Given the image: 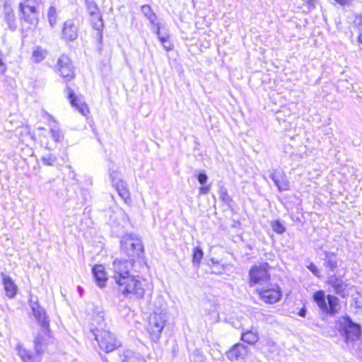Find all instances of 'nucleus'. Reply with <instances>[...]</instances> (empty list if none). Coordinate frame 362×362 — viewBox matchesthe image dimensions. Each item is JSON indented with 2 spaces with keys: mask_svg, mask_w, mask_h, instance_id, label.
<instances>
[{
  "mask_svg": "<svg viewBox=\"0 0 362 362\" xmlns=\"http://www.w3.org/2000/svg\"><path fill=\"white\" fill-rule=\"evenodd\" d=\"M166 321L167 316L165 313L163 312H155L149 316L147 332L153 342L159 341Z\"/></svg>",
  "mask_w": 362,
  "mask_h": 362,
  "instance_id": "nucleus-6",
  "label": "nucleus"
},
{
  "mask_svg": "<svg viewBox=\"0 0 362 362\" xmlns=\"http://www.w3.org/2000/svg\"><path fill=\"white\" fill-rule=\"evenodd\" d=\"M37 4V0H24L19 4V9L27 8L29 9L30 6L36 8Z\"/></svg>",
  "mask_w": 362,
  "mask_h": 362,
  "instance_id": "nucleus-32",
  "label": "nucleus"
},
{
  "mask_svg": "<svg viewBox=\"0 0 362 362\" xmlns=\"http://www.w3.org/2000/svg\"><path fill=\"white\" fill-rule=\"evenodd\" d=\"M56 66L60 76L66 81H70L74 77V66L69 56L61 55L57 60Z\"/></svg>",
  "mask_w": 362,
  "mask_h": 362,
  "instance_id": "nucleus-12",
  "label": "nucleus"
},
{
  "mask_svg": "<svg viewBox=\"0 0 362 362\" xmlns=\"http://www.w3.org/2000/svg\"><path fill=\"white\" fill-rule=\"evenodd\" d=\"M203 255L204 253L201 247H196L194 248L192 252V263L194 266L199 267Z\"/></svg>",
  "mask_w": 362,
  "mask_h": 362,
  "instance_id": "nucleus-29",
  "label": "nucleus"
},
{
  "mask_svg": "<svg viewBox=\"0 0 362 362\" xmlns=\"http://www.w3.org/2000/svg\"><path fill=\"white\" fill-rule=\"evenodd\" d=\"M90 330L100 348L105 352H111L119 346V341L110 331L98 327L91 328Z\"/></svg>",
  "mask_w": 362,
  "mask_h": 362,
  "instance_id": "nucleus-5",
  "label": "nucleus"
},
{
  "mask_svg": "<svg viewBox=\"0 0 362 362\" xmlns=\"http://www.w3.org/2000/svg\"><path fill=\"white\" fill-rule=\"evenodd\" d=\"M358 41L360 43L362 44V34H361L359 36H358Z\"/></svg>",
  "mask_w": 362,
  "mask_h": 362,
  "instance_id": "nucleus-47",
  "label": "nucleus"
},
{
  "mask_svg": "<svg viewBox=\"0 0 362 362\" xmlns=\"http://www.w3.org/2000/svg\"><path fill=\"white\" fill-rule=\"evenodd\" d=\"M93 322H96V324L99 326V329H102V325L104 321V313L103 312L100 311L98 312L96 315L94 316Z\"/></svg>",
  "mask_w": 362,
  "mask_h": 362,
  "instance_id": "nucleus-36",
  "label": "nucleus"
},
{
  "mask_svg": "<svg viewBox=\"0 0 362 362\" xmlns=\"http://www.w3.org/2000/svg\"><path fill=\"white\" fill-rule=\"evenodd\" d=\"M118 192L119 195L124 199V201L127 203L128 201L130 200L129 192L127 188V185L125 182L122 181H118L116 185H114Z\"/></svg>",
  "mask_w": 362,
  "mask_h": 362,
  "instance_id": "nucleus-25",
  "label": "nucleus"
},
{
  "mask_svg": "<svg viewBox=\"0 0 362 362\" xmlns=\"http://www.w3.org/2000/svg\"><path fill=\"white\" fill-rule=\"evenodd\" d=\"M134 264V259H115L112 262V278L118 287V291L124 296L132 294L138 299L144 298L147 281L139 276L130 274Z\"/></svg>",
  "mask_w": 362,
  "mask_h": 362,
  "instance_id": "nucleus-1",
  "label": "nucleus"
},
{
  "mask_svg": "<svg viewBox=\"0 0 362 362\" xmlns=\"http://www.w3.org/2000/svg\"><path fill=\"white\" fill-rule=\"evenodd\" d=\"M70 173L71 174V177H72V178H74V177H75V173H74V171H72V170H71Z\"/></svg>",
  "mask_w": 362,
  "mask_h": 362,
  "instance_id": "nucleus-48",
  "label": "nucleus"
},
{
  "mask_svg": "<svg viewBox=\"0 0 362 362\" xmlns=\"http://www.w3.org/2000/svg\"><path fill=\"white\" fill-rule=\"evenodd\" d=\"M51 117V119L53 120V122H54V123H55V122H55V120H54L52 117Z\"/></svg>",
  "mask_w": 362,
  "mask_h": 362,
  "instance_id": "nucleus-51",
  "label": "nucleus"
},
{
  "mask_svg": "<svg viewBox=\"0 0 362 362\" xmlns=\"http://www.w3.org/2000/svg\"><path fill=\"white\" fill-rule=\"evenodd\" d=\"M313 300L323 314L333 317L339 310L338 297L330 294L326 296L324 291L320 290L314 293Z\"/></svg>",
  "mask_w": 362,
  "mask_h": 362,
  "instance_id": "nucleus-2",
  "label": "nucleus"
},
{
  "mask_svg": "<svg viewBox=\"0 0 362 362\" xmlns=\"http://www.w3.org/2000/svg\"><path fill=\"white\" fill-rule=\"evenodd\" d=\"M269 268L270 267L267 262L252 267L249 272L250 286H254L256 284L267 283L270 279Z\"/></svg>",
  "mask_w": 362,
  "mask_h": 362,
  "instance_id": "nucleus-9",
  "label": "nucleus"
},
{
  "mask_svg": "<svg viewBox=\"0 0 362 362\" xmlns=\"http://www.w3.org/2000/svg\"><path fill=\"white\" fill-rule=\"evenodd\" d=\"M67 94V98L72 107H75L83 115H86L89 113V108L87 104L81 98L77 97L74 91L69 87H66L65 90Z\"/></svg>",
  "mask_w": 362,
  "mask_h": 362,
  "instance_id": "nucleus-14",
  "label": "nucleus"
},
{
  "mask_svg": "<svg viewBox=\"0 0 362 362\" xmlns=\"http://www.w3.org/2000/svg\"><path fill=\"white\" fill-rule=\"evenodd\" d=\"M78 291L81 293V291H82L81 287L78 286Z\"/></svg>",
  "mask_w": 362,
  "mask_h": 362,
  "instance_id": "nucleus-50",
  "label": "nucleus"
},
{
  "mask_svg": "<svg viewBox=\"0 0 362 362\" xmlns=\"http://www.w3.org/2000/svg\"><path fill=\"white\" fill-rule=\"evenodd\" d=\"M21 13V20L30 25V28H35L38 24V11L37 8L30 6L29 9H19Z\"/></svg>",
  "mask_w": 362,
  "mask_h": 362,
  "instance_id": "nucleus-16",
  "label": "nucleus"
},
{
  "mask_svg": "<svg viewBox=\"0 0 362 362\" xmlns=\"http://www.w3.org/2000/svg\"><path fill=\"white\" fill-rule=\"evenodd\" d=\"M141 13L149 21L151 24H155L157 20L156 13L152 11L148 5H144L141 8Z\"/></svg>",
  "mask_w": 362,
  "mask_h": 362,
  "instance_id": "nucleus-27",
  "label": "nucleus"
},
{
  "mask_svg": "<svg viewBox=\"0 0 362 362\" xmlns=\"http://www.w3.org/2000/svg\"><path fill=\"white\" fill-rule=\"evenodd\" d=\"M275 185L279 192L288 191L290 189V182L286 173L283 170H274L270 175Z\"/></svg>",
  "mask_w": 362,
  "mask_h": 362,
  "instance_id": "nucleus-15",
  "label": "nucleus"
},
{
  "mask_svg": "<svg viewBox=\"0 0 362 362\" xmlns=\"http://www.w3.org/2000/svg\"><path fill=\"white\" fill-rule=\"evenodd\" d=\"M272 228L274 232L279 234H282L286 230L285 226L279 221L272 222Z\"/></svg>",
  "mask_w": 362,
  "mask_h": 362,
  "instance_id": "nucleus-33",
  "label": "nucleus"
},
{
  "mask_svg": "<svg viewBox=\"0 0 362 362\" xmlns=\"http://www.w3.org/2000/svg\"><path fill=\"white\" fill-rule=\"evenodd\" d=\"M47 50L39 46L34 47L32 58L35 63L41 62L47 56Z\"/></svg>",
  "mask_w": 362,
  "mask_h": 362,
  "instance_id": "nucleus-26",
  "label": "nucleus"
},
{
  "mask_svg": "<svg viewBox=\"0 0 362 362\" xmlns=\"http://www.w3.org/2000/svg\"><path fill=\"white\" fill-rule=\"evenodd\" d=\"M4 19L8 24L9 29L15 30L16 28V17L10 3L6 1L4 4Z\"/></svg>",
  "mask_w": 362,
  "mask_h": 362,
  "instance_id": "nucleus-21",
  "label": "nucleus"
},
{
  "mask_svg": "<svg viewBox=\"0 0 362 362\" xmlns=\"http://www.w3.org/2000/svg\"><path fill=\"white\" fill-rule=\"evenodd\" d=\"M50 134L55 142H62L64 139V134L57 124L50 127Z\"/></svg>",
  "mask_w": 362,
  "mask_h": 362,
  "instance_id": "nucleus-28",
  "label": "nucleus"
},
{
  "mask_svg": "<svg viewBox=\"0 0 362 362\" xmlns=\"http://www.w3.org/2000/svg\"><path fill=\"white\" fill-rule=\"evenodd\" d=\"M341 334L345 338L346 343L357 340L361 335V327L354 323L349 317H344L340 322Z\"/></svg>",
  "mask_w": 362,
  "mask_h": 362,
  "instance_id": "nucleus-10",
  "label": "nucleus"
},
{
  "mask_svg": "<svg viewBox=\"0 0 362 362\" xmlns=\"http://www.w3.org/2000/svg\"><path fill=\"white\" fill-rule=\"evenodd\" d=\"M241 339L249 344H254L259 340V335L257 330H247L241 334Z\"/></svg>",
  "mask_w": 362,
  "mask_h": 362,
  "instance_id": "nucleus-23",
  "label": "nucleus"
},
{
  "mask_svg": "<svg viewBox=\"0 0 362 362\" xmlns=\"http://www.w3.org/2000/svg\"><path fill=\"white\" fill-rule=\"evenodd\" d=\"M220 199L226 204L229 205L231 202V199L228 195L227 190L224 187H221L219 189Z\"/></svg>",
  "mask_w": 362,
  "mask_h": 362,
  "instance_id": "nucleus-34",
  "label": "nucleus"
},
{
  "mask_svg": "<svg viewBox=\"0 0 362 362\" xmlns=\"http://www.w3.org/2000/svg\"><path fill=\"white\" fill-rule=\"evenodd\" d=\"M162 45L166 51H170L173 49V45L170 42H164Z\"/></svg>",
  "mask_w": 362,
  "mask_h": 362,
  "instance_id": "nucleus-45",
  "label": "nucleus"
},
{
  "mask_svg": "<svg viewBox=\"0 0 362 362\" xmlns=\"http://www.w3.org/2000/svg\"><path fill=\"white\" fill-rule=\"evenodd\" d=\"M262 300L267 303H275L281 296V289L276 284H270L262 288L257 289Z\"/></svg>",
  "mask_w": 362,
  "mask_h": 362,
  "instance_id": "nucleus-11",
  "label": "nucleus"
},
{
  "mask_svg": "<svg viewBox=\"0 0 362 362\" xmlns=\"http://www.w3.org/2000/svg\"><path fill=\"white\" fill-rule=\"evenodd\" d=\"M121 250L131 259L140 257L144 254L141 240L134 234H127L120 240Z\"/></svg>",
  "mask_w": 362,
  "mask_h": 362,
  "instance_id": "nucleus-4",
  "label": "nucleus"
},
{
  "mask_svg": "<svg viewBox=\"0 0 362 362\" xmlns=\"http://www.w3.org/2000/svg\"><path fill=\"white\" fill-rule=\"evenodd\" d=\"M29 305L36 320L41 326V337L47 339L49 337V321L44 309L40 306L37 296L30 295Z\"/></svg>",
  "mask_w": 362,
  "mask_h": 362,
  "instance_id": "nucleus-7",
  "label": "nucleus"
},
{
  "mask_svg": "<svg viewBox=\"0 0 362 362\" xmlns=\"http://www.w3.org/2000/svg\"><path fill=\"white\" fill-rule=\"evenodd\" d=\"M3 284L7 297L13 298L17 293V286L10 276H3Z\"/></svg>",
  "mask_w": 362,
  "mask_h": 362,
  "instance_id": "nucleus-22",
  "label": "nucleus"
},
{
  "mask_svg": "<svg viewBox=\"0 0 362 362\" xmlns=\"http://www.w3.org/2000/svg\"><path fill=\"white\" fill-rule=\"evenodd\" d=\"M87 8L91 17L95 16L97 18V22H94L93 19L92 20L93 27L97 30H101L103 28V22L96 4L93 1L88 2Z\"/></svg>",
  "mask_w": 362,
  "mask_h": 362,
  "instance_id": "nucleus-19",
  "label": "nucleus"
},
{
  "mask_svg": "<svg viewBox=\"0 0 362 362\" xmlns=\"http://www.w3.org/2000/svg\"><path fill=\"white\" fill-rule=\"evenodd\" d=\"M47 339L38 334L35 339V356H33L28 350L18 346V354L23 362H40V356L44 352Z\"/></svg>",
  "mask_w": 362,
  "mask_h": 362,
  "instance_id": "nucleus-8",
  "label": "nucleus"
},
{
  "mask_svg": "<svg viewBox=\"0 0 362 362\" xmlns=\"http://www.w3.org/2000/svg\"><path fill=\"white\" fill-rule=\"evenodd\" d=\"M325 257L324 266L329 272L328 274H338L339 263L341 262L336 253L329 251H324Z\"/></svg>",
  "mask_w": 362,
  "mask_h": 362,
  "instance_id": "nucleus-17",
  "label": "nucleus"
},
{
  "mask_svg": "<svg viewBox=\"0 0 362 362\" xmlns=\"http://www.w3.org/2000/svg\"><path fill=\"white\" fill-rule=\"evenodd\" d=\"M158 39L160 40V42H161V44L164 43V42H169L168 41V35L167 34H165V35H159L158 37Z\"/></svg>",
  "mask_w": 362,
  "mask_h": 362,
  "instance_id": "nucleus-44",
  "label": "nucleus"
},
{
  "mask_svg": "<svg viewBox=\"0 0 362 362\" xmlns=\"http://www.w3.org/2000/svg\"><path fill=\"white\" fill-rule=\"evenodd\" d=\"M209 189H210L209 185L203 186L199 188V194H206L209 193Z\"/></svg>",
  "mask_w": 362,
  "mask_h": 362,
  "instance_id": "nucleus-43",
  "label": "nucleus"
},
{
  "mask_svg": "<svg viewBox=\"0 0 362 362\" xmlns=\"http://www.w3.org/2000/svg\"><path fill=\"white\" fill-rule=\"evenodd\" d=\"M41 160L44 165H54L57 161V157L52 153H47L42 157Z\"/></svg>",
  "mask_w": 362,
  "mask_h": 362,
  "instance_id": "nucleus-31",
  "label": "nucleus"
},
{
  "mask_svg": "<svg viewBox=\"0 0 362 362\" xmlns=\"http://www.w3.org/2000/svg\"><path fill=\"white\" fill-rule=\"evenodd\" d=\"M191 358L194 362H204V357L199 349H196L192 353Z\"/></svg>",
  "mask_w": 362,
  "mask_h": 362,
  "instance_id": "nucleus-35",
  "label": "nucleus"
},
{
  "mask_svg": "<svg viewBox=\"0 0 362 362\" xmlns=\"http://www.w3.org/2000/svg\"><path fill=\"white\" fill-rule=\"evenodd\" d=\"M197 180L201 185H204L207 182L208 176L204 172H201L197 175Z\"/></svg>",
  "mask_w": 362,
  "mask_h": 362,
  "instance_id": "nucleus-38",
  "label": "nucleus"
},
{
  "mask_svg": "<svg viewBox=\"0 0 362 362\" xmlns=\"http://www.w3.org/2000/svg\"><path fill=\"white\" fill-rule=\"evenodd\" d=\"M123 362H146L143 356L139 354L135 353L131 350H127L124 352Z\"/></svg>",
  "mask_w": 362,
  "mask_h": 362,
  "instance_id": "nucleus-24",
  "label": "nucleus"
},
{
  "mask_svg": "<svg viewBox=\"0 0 362 362\" xmlns=\"http://www.w3.org/2000/svg\"><path fill=\"white\" fill-rule=\"evenodd\" d=\"M93 18L94 22H97V18L95 16L91 17V20H90L91 21H92Z\"/></svg>",
  "mask_w": 362,
  "mask_h": 362,
  "instance_id": "nucleus-49",
  "label": "nucleus"
},
{
  "mask_svg": "<svg viewBox=\"0 0 362 362\" xmlns=\"http://www.w3.org/2000/svg\"><path fill=\"white\" fill-rule=\"evenodd\" d=\"M153 26V31L155 32V33L156 34V35L158 37L159 35H160V23H158L156 21V23L155 24H151Z\"/></svg>",
  "mask_w": 362,
  "mask_h": 362,
  "instance_id": "nucleus-41",
  "label": "nucleus"
},
{
  "mask_svg": "<svg viewBox=\"0 0 362 362\" xmlns=\"http://www.w3.org/2000/svg\"><path fill=\"white\" fill-rule=\"evenodd\" d=\"M346 272V269L343 268L339 270L338 274H328L326 280V284L332 288L333 292L343 298H347L354 288L348 280L344 279Z\"/></svg>",
  "mask_w": 362,
  "mask_h": 362,
  "instance_id": "nucleus-3",
  "label": "nucleus"
},
{
  "mask_svg": "<svg viewBox=\"0 0 362 362\" xmlns=\"http://www.w3.org/2000/svg\"><path fill=\"white\" fill-rule=\"evenodd\" d=\"M92 273L96 284L100 288L105 287L107 281V276L105 270V267L102 264H97L93 267Z\"/></svg>",
  "mask_w": 362,
  "mask_h": 362,
  "instance_id": "nucleus-20",
  "label": "nucleus"
},
{
  "mask_svg": "<svg viewBox=\"0 0 362 362\" xmlns=\"http://www.w3.org/2000/svg\"><path fill=\"white\" fill-rule=\"evenodd\" d=\"M337 4L341 6H349L351 4L352 0H334Z\"/></svg>",
  "mask_w": 362,
  "mask_h": 362,
  "instance_id": "nucleus-42",
  "label": "nucleus"
},
{
  "mask_svg": "<svg viewBox=\"0 0 362 362\" xmlns=\"http://www.w3.org/2000/svg\"><path fill=\"white\" fill-rule=\"evenodd\" d=\"M47 18L51 27L53 28L56 25L57 19V10L55 7H49L47 13Z\"/></svg>",
  "mask_w": 362,
  "mask_h": 362,
  "instance_id": "nucleus-30",
  "label": "nucleus"
},
{
  "mask_svg": "<svg viewBox=\"0 0 362 362\" xmlns=\"http://www.w3.org/2000/svg\"><path fill=\"white\" fill-rule=\"evenodd\" d=\"M355 305L357 308H362V293H358L355 298Z\"/></svg>",
  "mask_w": 362,
  "mask_h": 362,
  "instance_id": "nucleus-40",
  "label": "nucleus"
},
{
  "mask_svg": "<svg viewBox=\"0 0 362 362\" xmlns=\"http://www.w3.org/2000/svg\"><path fill=\"white\" fill-rule=\"evenodd\" d=\"M78 25L73 20H67L64 23L62 37L65 41L71 42L78 37Z\"/></svg>",
  "mask_w": 362,
  "mask_h": 362,
  "instance_id": "nucleus-18",
  "label": "nucleus"
},
{
  "mask_svg": "<svg viewBox=\"0 0 362 362\" xmlns=\"http://www.w3.org/2000/svg\"><path fill=\"white\" fill-rule=\"evenodd\" d=\"M110 177L111 178L113 186L118 182V181H122L119 177V173L116 170H110Z\"/></svg>",
  "mask_w": 362,
  "mask_h": 362,
  "instance_id": "nucleus-37",
  "label": "nucleus"
},
{
  "mask_svg": "<svg viewBox=\"0 0 362 362\" xmlns=\"http://www.w3.org/2000/svg\"><path fill=\"white\" fill-rule=\"evenodd\" d=\"M308 269L315 276H320V272L318 270V268L317 267V266L313 264V263H310L308 266Z\"/></svg>",
  "mask_w": 362,
  "mask_h": 362,
  "instance_id": "nucleus-39",
  "label": "nucleus"
},
{
  "mask_svg": "<svg viewBox=\"0 0 362 362\" xmlns=\"http://www.w3.org/2000/svg\"><path fill=\"white\" fill-rule=\"evenodd\" d=\"M248 353L249 349L247 346L241 343H237L226 352V356L231 361H238L245 360Z\"/></svg>",
  "mask_w": 362,
  "mask_h": 362,
  "instance_id": "nucleus-13",
  "label": "nucleus"
},
{
  "mask_svg": "<svg viewBox=\"0 0 362 362\" xmlns=\"http://www.w3.org/2000/svg\"><path fill=\"white\" fill-rule=\"evenodd\" d=\"M298 315L300 317H305V315H306V309L305 308H302L300 310L299 313H298Z\"/></svg>",
  "mask_w": 362,
  "mask_h": 362,
  "instance_id": "nucleus-46",
  "label": "nucleus"
}]
</instances>
